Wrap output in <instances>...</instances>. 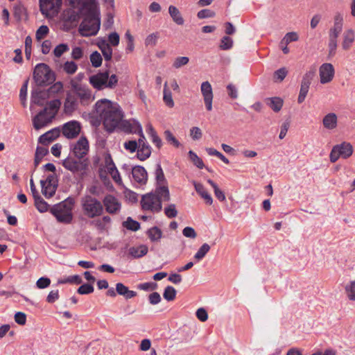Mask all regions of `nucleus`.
Instances as JSON below:
<instances>
[{
	"instance_id": "nucleus-56",
	"label": "nucleus",
	"mask_w": 355,
	"mask_h": 355,
	"mask_svg": "<svg viewBox=\"0 0 355 355\" xmlns=\"http://www.w3.org/2000/svg\"><path fill=\"white\" fill-rule=\"evenodd\" d=\"M164 214L169 218L176 217L178 215V211L175 208V205L170 204L168 207H165Z\"/></svg>"
},
{
	"instance_id": "nucleus-20",
	"label": "nucleus",
	"mask_w": 355,
	"mask_h": 355,
	"mask_svg": "<svg viewBox=\"0 0 355 355\" xmlns=\"http://www.w3.org/2000/svg\"><path fill=\"white\" fill-rule=\"evenodd\" d=\"M60 135V130L54 128L49 130L39 137V142L43 145H48L50 142L54 141Z\"/></svg>"
},
{
	"instance_id": "nucleus-44",
	"label": "nucleus",
	"mask_w": 355,
	"mask_h": 355,
	"mask_svg": "<svg viewBox=\"0 0 355 355\" xmlns=\"http://www.w3.org/2000/svg\"><path fill=\"white\" fill-rule=\"evenodd\" d=\"M315 74V69H313L312 70H310L305 73V74L303 76L301 85L310 87V85L311 83L312 80L313 79Z\"/></svg>"
},
{
	"instance_id": "nucleus-30",
	"label": "nucleus",
	"mask_w": 355,
	"mask_h": 355,
	"mask_svg": "<svg viewBox=\"0 0 355 355\" xmlns=\"http://www.w3.org/2000/svg\"><path fill=\"white\" fill-rule=\"evenodd\" d=\"M168 13L172 18L173 21L178 25H183L184 20L180 12V10L174 6L168 7Z\"/></svg>"
},
{
	"instance_id": "nucleus-61",
	"label": "nucleus",
	"mask_w": 355,
	"mask_h": 355,
	"mask_svg": "<svg viewBox=\"0 0 355 355\" xmlns=\"http://www.w3.org/2000/svg\"><path fill=\"white\" fill-rule=\"evenodd\" d=\"M309 87L307 86L300 85V94L297 98V103H302L304 101L305 98L309 92Z\"/></svg>"
},
{
	"instance_id": "nucleus-13",
	"label": "nucleus",
	"mask_w": 355,
	"mask_h": 355,
	"mask_svg": "<svg viewBox=\"0 0 355 355\" xmlns=\"http://www.w3.org/2000/svg\"><path fill=\"white\" fill-rule=\"evenodd\" d=\"M335 74V69L332 64L324 63L319 68L320 81L321 84L330 83Z\"/></svg>"
},
{
	"instance_id": "nucleus-21",
	"label": "nucleus",
	"mask_w": 355,
	"mask_h": 355,
	"mask_svg": "<svg viewBox=\"0 0 355 355\" xmlns=\"http://www.w3.org/2000/svg\"><path fill=\"white\" fill-rule=\"evenodd\" d=\"M355 40V33L353 29L350 28L345 31L343 36L342 48L344 51H348Z\"/></svg>"
},
{
	"instance_id": "nucleus-48",
	"label": "nucleus",
	"mask_w": 355,
	"mask_h": 355,
	"mask_svg": "<svg viewBox=\"0 0 355 355\" xmlns=\"http://www.w3.org/2000/svg\"><path fill=\"white\" fill-rule=\"evenodd\" d=\"M78 69L77 64L73 61H67L63 65V70L67 74H73Z\"/></svg>"
},
{
	"instance_id": "nucleus-3",
	"label": "nucleus",
	"mask_w": 355,
	"mask_h": 355,
	"mask_svg": "<svg viewBox=\"0 0 355 355\" xmlns=\"http://www.w3.org/2000/svg\"><path fill=\"white\" fill-rule=\"evenodd\" d=\"M73 205L74 200L71 198H67L61 202L54 205L50 209V212L59 223L68 224L71 222L73 218L72 208Z\"/></svg>"
},
{
	"instance_id": "nucleus-43",
	"label": "nucleus",
	"mask_w": 355,
	"mask_h": 355,
	"mask_svg": "<svg viewBox=\"0 0 355 355\" xmlns=\"http://www.w3.org/2000/svg\"><path fill=\"white\" fill-rule=\"evenodd\" d=\"M177 291L171 286H167L164 291L163 297L167 301H173L176 297Z\"/></svg>"
},
{
	"instance_id": "nucleus-24",
	"label": "nucleus",
	"mask_w": 355,
	"mask_h": 355,
	"mask_svg": "<svg viewBox=\"0 0 355 355\" xmlns=\"http://www.w3.org/2000/svg\"><path fill=\"white\" fill-rule=\"evenodd\" d=\"M193 185L196 192L205 200V202L207 205H211L213 203L212 197L205 189L204 186L202 184L196 182H193Z\"/></svg>"
},
{
	"instance_id": "nucleus-23",
	"label": "nucleus",
	"mask_w": 355,
	"mask_h": 355,
	"mask_svg": "<svg viewBox=\"0 0 355 355\" xmlns=\"http://www.w3.org/2000/svg\"><path fill=\"white\" fill-rule=\"evenodd\" d=\"M338 117L335 113L331 112L325 115L322 119L323 126L328 130H333L336 128Z\"/></svg>"
},
{
	"instance_id": "nucleus-25",
	"label": "nucleus",
	"mask_w": 355,
	"mask_h": 355,
	"mask_svg": "<svg viewBox=\"0 0 355 355\" xmlns=\"http://www.w3.org/2000/svg\"><path fill=\"white\" fill-rule=\"evenodd\" d=\"M148 252V248L146 245L139 247H131L129 249V254L134 259H139L145 256Z\"/></svg>"
},
{
	"instance_id": "nucleus-22",
	"label": "nucleus",
	"mask_w": 355,
	"mask_h": 355,
	"mask_svg": "<svg viewBox=\"0 0 355 355\" xmlns=\"http://www.w3.org/2000/svg\"><path fill=\"white\" fill-rule=\"evenodd\" d=\"M49 96V94L46 90H35L32 92V102L42 106L44 105L45 99Z\"/></svg>"
},
{
	"instance_id": "nucleus-26",
	"label": "nucleus",
	"mask_w": 355,
	"mask_h": 355,
	"mask_svg": "<svg viewBox=\"0 0 355 355\" xmlns=\"http://www.w3.org/2000/svg\"><path fill=\"white\" fill-rule=\"evenodd\" d=\"M159 197V200L162 202V200L164 201L170 200V193L167 184L157 186L155 193Z\"/></svg>"
},
{
	"instance_id": "nucleus-29",
	"label": "nucleus",
	"mask_w": 355,
	"mask_h": 355,
	"mask_svg": "<svg viewBox=\"0 0 355 355\" xmlns=\"http://www.w3.org/2000/svg\"><path fill=\"white\" fill-rule=\"evenodd\" d=\"M146 132L150 137L152 142L158 149H160L162 146V141L151 124L147 125Z\"/></svg>"
},
{
	"instance_id": "nucleus-15",
	"label": "nucleus",
	"mask_w": 355,
	"mask_h": 355,
	"mask_svg": "<svg viewBox=\"0 0 355 355\" xmlns=\"http://www.w3.org/2000/svg\"><path fill=\"white\" fill-rule=\"evenodd\" d=\"M200 90L207 110L211 111L214 95L211 84L208 81L203 82L201 84Z\"/></svg>"
},
{
	"instance_id": "nucleus-7",
	"label": "nucleus",
	"mask_w": 355,
	"mask_h": 355,
	"mask_svg": "<svg viewBox=\"0 0 355 355\" xmlns=\"http://www.w3.org/2000/svg\"><path fill=\"white\" fill-rule=\"evenodd\" d=\"M70 85L71 91L76 95L77 99L80 100L81 105H88L94 100L92 91L86 85H81L73 79L71 80Z\"/></svg>"
},
{
	"instance_id": "nucleus-49",
	"label": "nucleus",
	"mask_w": 355,
	"mask_h": 355,
	"mask_svg": "<svg viewBox=\"0 0 355 355\" xmlns=\"http://www.w3.org/2000/svg\"><path fill=\"white\" fill-rule=\"evenodd\" d=\"M69 50V45L67 44H60L55 46L53 50V54L56 58H60L62 54Z\"/></svg>"
},
{
	"instance_id": "nucleus-50",
	"label": "nucleus",
	"mask_w": 355,
	"mask_h": 355,
	"mask_svg": "<svg viewBox=\"0 0 355 355\" xmlns=\"http://www.w3.org/2000/svg\"><path fill=\"white\" fill-rule=\"evenodd\" d=\"M102 57L98 51L93 52L90 55V61L94 67H98L102 64Z\"/></svg>"
},
{
	"instance_id": "nucleus-19",
	"label": "nucleus",
	"mask_w": 355,
	"mask_h": 355,
	"mask_svg": "<svg viewBox=\"0 0 355 355\" xmlns=\"http://www.w3.org/2000/svg\"><path fill=\"white\" fill-rule=\"evenodd\" d=\"M133 178L136 182L141 184H145L147 182L148 174L144 167L136 166L132 169Z\"/></svg>"
},
{
	"instance_id": "nucleus-55",
	"label": "nucleus",
	"mask_w": 355,
	"mask_h": 355,
	"mask_svg": "<svg viewBox=\"0 0 355 355\" xmlns=\"http://www.w3.org/2000/svg\"><path fill=\"white\" fill-rule=\"evenodd\" d=\"M94 286L89 284L81 285L77 290L78 293L80 295H87L94 292Z\"/></svg>"
},
{
	"instance_id": "nucleus-51",
	"label": "nucleus",
	"mask_w": 355,
	"mask_h": 355,
	"mask_svg": "<svg viewBox=\"0 0 355 355\" xmlns=\"http://www.w3.org/2000/svg\"><path fill=\"white\" fill-rule=\"evenodd\" d=\"M288 70L286 67H282L274 72L273 78L275 81L282 82L286 76Z\"/></svg>"
},
{
	"instance_id": "nucleus-62",
	"label": "nucleus",
	"mask_w": 355,
	"mask_h": 355,
	"mask_svg": "<svg viewBox=\"0 0 355 355\" xmlns=\"http://www.w3.org/2000/svg\"><path fill=\"white\" fill-rule=\"evenodd\" d=\"M159 37L158 33H152L149 35L145 40L146 46H155L157 44V39Z\"/></svg>"
},
{
	"instance_id": "nucleus-33",
	"label": "nucleus",
	"mask_w": 355,
	"mask_h": 355,
	"mask_svg": "<svg viewBox=\"0 0 355 355\" xmlns=\"http://www.w3.org/2000/svg\"><path fill=\"white\" fill-rule=\"evenodd\" d=\"M155 180L157 185L167 184V181L165 178L164 171L160 164L156 165V169L155 171Z\"/></svg>"
},
{
	"instance_id": "nucleus-46",
	"label": "nucleus",
	"mask_w": 355,
	"mask_h": 355,
	"mask_svg": "<svg viewBox=\"0 0 355 355\" xmlns=\"http://www.w3.org/2000/svg\"><path fill=\"white\" fill-rule=\"evenodd\" d=\"M338 40L329 39L328 42V59L333 58L336 53Z\"/></svg>"
},
{
	"instance_id": "nucleus-9",
	"label": "nucleus",
	"mask_w": 355,
	"mask_h": 355,
	"mask_svg": "<svg viewBox=\"0 0 355 355\" xmlns=\"http://www.w3.org/2000/svg\"><path fill=\"white\" fill-rule=\"evenodd\" d=\"M40 10L46 17L56 15L62 5V0H40Z\"/></svg>"
},
{
	"instance_id": "nucleus-60",
	"label": "nucleus",
	"mask_w": 355,
	"mask_h": 355,
	"mask_svg": "<svg viewBox=\"0 0 355 355\" xmlns=\"http://www.w3.org/2000/svg\"><path fill=\"white\" fill-rule=\"evenodd\" d=\"M61 105V102L59 99H55L53 101H51L48 103V106L46 107L48 108V110H50L52 111L51 113H55V114L57 113L58 110L60 108Z\"/></svg>"
},
{
	"instance_id": "nucleus-11",
	"label": "nucleus",
	"mask_w": 355,
	"mask_h": 355,
	"mask_svg": "<svg viewBox=\"0 0 355 355\" xmlns=\"http://www.w3.org/2000/svg\"><path fill=\"white\" fill-rule=\"evenodd\" d=\"M88 163L86 159H75L68 156L62 161V166L71 172L76 173L86 170Z\"/></svg>"
},
{
	"instance_id": "nucleus-5",
	"label": "nucleus",
	"mask_w": 355,
	"mask_h": 355,
	"mask_svg": "<svg viewBox=\"0 0 355 355\" xmlns=\"http://www.w3.org/2000/svg\"><path fill=\"white\" fill-rule=\"evenodd\" d=\"M33 78L37 86L44 87L55 80V74L48 64L39 63L34 69Z\"/></svg>"
},
{
	"instance_id": "nucleus-1",
	"label": "nucleus",
	"mask_w": 355,
	"mask_h": 355,
	"mask_svg": "<svg viewBox=\"0 0 355 355\" xmlns=\"http://www.w3.org/2000/svg\"><path fill=\"white\" fill-rule=\"evenodd\" d=\"M94 109L102 119L105 129L109 132H113L122 121L123 112L117 104H114L110 100L103 98L98 101Z\"/></svg>"
},
{
	"instance_id": "nucleus-54",
	"label": "nucleus",
	"mask_w": 355,
	"mask_h": 355,
	"mask_svg": "<svg viewBox=\"0 0 355 355\" xmlns=\"http://www.w3.org/2000/svg\"><path fill=\"white\" fill-rule=\"evenodd\" d=\"M233 40L229 36H224L221 39V42L220 44V49L222 50H228L232 47Z\"/></svg>"
},
{
	"instance_id": "nucleus-18",
	"label": "nucleus",
	"mask_w": 355,
	"mask_h": 355,
	"mask_svg": "<svg viewBox=\"0 0 355 355\" xmlns=\"http://www.w3.org/2000/svg\"><path fill=\"white\" fill-rule=\"evenodd\" d=\"M103 205L105 207L107 212L111 214H116L121 209V203L112 195H107L105 196L103 200Z\"/></svg>"
},
{
	"instance_id": "nucleus-58",
	"label": "nucleus",
	"mask_w": 355,
	"mask_h": 355,
	"mask_svg": "<svg viewBox=\"0 0 355 355\" xmlns=\"http://www.w3.org/2000/svg\"><path fill=\"white\" fill-rule=\"evenodd\" d=\"M49 29L47 26L42 25L39 27V28L36 31V39L37 40H40L43 39L48 33H49Z\"/></svg>"
},
{
	"instance_id": "nucleus-53",
	"label": "nucleus",
	"mask_w": 355,
	"mask_h": 355,
	"mask_svg": "<svg viewBox=\"0 0 355 355\" xmlns=\"http://www.w3.org/2000/svg\"><path fill=\"white\" fill-rule=\"evenodd\" d=\"M216 16V12L209 9H202L197 13L198 19L212 18Z\"/></svg>"
},
{
	"instance_id": "nucleus-6",
	"label": "nucleus",
	"mask_w": 355,
	"mask_h": 355,
	"mask_svg": "<svg viewBox=\"0 0 355 355\" xmlns=\"http://www.w3.org/2000/svg\"><path fill=\"white\" fill-rule=\"evenodd\" d=\"M82 207L85 215L89 218L99 216L103 212L102 203L91 196H86L82 199Z\"/></svg>"
},
{
	"instance_id": "nucleus-40",
	"label": "nucleus",
	"mask_w": 355,
	"mask_h": 355,
	"mask_svg": "<svg viewBox=\"0 0 355 355\" xmlns=\"http://www.w3.org/2000/svg\"><path fill=\"white\" fill-rule=\"evenodd\" d=\"M135 125L137 128L135 130L130 129L129 132L130 133H137L139 135V139H138L137 141L138 146H141V144H148L146 141V138L143 133L142 127L141 124L139 123H136Z\"/></svg>"
},
{
	"instance_id": "nucleus-31",
	"label": "nucleus",
	"mask_w": 355,
	"mask_h": 355,
	"mask_svg": "<svg viewBox=\"0 0 355 355\" xmlns=\"http://www.w3.org/2000/svg\"><path fill=\"white\" fill-rule=\"evenodd\" d=\"M40 184L42 187V193L46 198H49L53 197L57 190L58 185L55 184H44L42 180H40Z\"/></svg>"
},
{
	"instance_id": "nucleus-47",
	"label": "nucleus",
	"mask_w": 355,
	"mask_h": 355,
	"mask_svg": "<svg viewBox=\"0 0 355 355\" xmlns=\"http://www.w3.org/2000/svg\"><path fill=\"white\" fill-rule=\"evenodd\" d=\"M209 250L210 246L207 243L202 244L194 255V258L197 260H201L205 257L206 254L209 251Z\"/></svg>"
},
{
	"instance_id": "nucleus-59",
	"label": "nucleus",
	"mask_w": 355,
	"mask_h": 355,
	"mask_svg": "<svg viewBox=\"0 0 355 355\" xmlns=\"http://www.w3.org/2000/svg\"><path fill=\"white\" fill-rule=\"evenodd\" d=\"M343 28L334 26L330 28L329 33V39L336 40H338V37L341 33Z\"/></svg>"
},
{
	"instance_id": "nucleus-39",
	"label": "nucleus",
	"mask_w": 355,
	"mask_h": 355,
	"mask_svg": "<svg viewBox=\"0 0 355 355\" xmlns=\"http://www.w3.org/2000/svg\"><path fill=\"white\" fill-rule=\"evenodd\" d=\"M163 101L168 107L171 108L174 106V101L173 100L172 93L167 88L166 83H165L164 84Z\"/></svg>"
},
{
	"instance_id": "nucleus-16",
	"label": "nucleus",
	"mask_w": 355,
	"mask_h": 355,
	"mask_svg": "<svg viewBox=\"0 0 355 355\" xmlns=\"http://www.w3.org/2000/svg\"><path fill=\"white\" fill-rule=\"evenodd\" d=\"M80 124L76 121L66 123L62 128V134L67 139L76 137L80 132Z\"/></svg>"
},
{
	"instance_id": "nucleus-52",
	"label": "nucleus",
	"mask_w": 355,
	"mask_h": 355,
	"mask_svg": "<svg viewBox=\"0 0 355 355\" xmlns=\"http://www.w3.org/2000/svg\"><path fill=\"white\" fill-rule=\"evenodd\" d=\"M189 62V58L186 56L178 57L175 59L173 67L175 69H179L186 64H187Z\"/></svg>"
},
{
	"instance_id": "nucleus-42",
	"label": "nucleus",
	"mask_w": 355,
	"mask_h": 355,
	"mask_svg": "<svg viewBox=\"0 0 355 355\" xmlns=\"http://www.w3.org/2000/svg\"><path fill=\"white\" fill-rule=\"evenodd\" d=\"M188 154L191 161L198 168L202 169L205 167L202 159L200 158L196 153H194L193 150H189Z\"/></svg>"
},
{
	"instance_id": "nucleus-27",
	"label": "nucleus",
	"mask_w": 355,
	"mask_h": 355,
	"mask_svg": "<svg viewBox=\"0 0 355 355\" xmlns=\"http://www.w3.org/2000/svg\"><path fill=\"white\" fill-rule=\"evenodd\" d=\"M151 155V147L149 144L138 146L137 157L141 161L148 159Z\"/></svg>"
},
{
	"instance_id": "nucleus-57",
	"label": "nucleus",
	"mask_w": 355,
	"mask_h": 355,
	"mask_svg": "<svg viewBox=\"0 0 355 355\" xmlns=\"http://www.w3.org/2000/svg\"><path fill=\"white\" fill-rule=\"evenodd\" d=\"M51 284V279L49 277H42L36 282V286L40 289H44L49 287Z\"/></svg>"
},
{
	"instance_id": "nucleus-4",
	"label": "nucleus",
	"mask_w": 355,
	"mask_h": 355,
	"mask_svg": "<svg viewBox=\"0 0 355 355\" xmlns=\"http://www.w3.org/2000/svg\"><path fill=\"white\" fill-rule=\"evenodd\" d=\"M89 82L97 90H102L104 88L114 89L118 83V78L115 74L110 76L109 70H106L91 76Z\"/></svg>"
},
{
	"instance_id": "nucleus-41",
	"label": "nucleus",
	"mask_w": 355,
	"mask_h": 355,
	"mask_svg": "<svg viewBox=\"0 0 355 355\" xmlns=\"http://www.w3.org/2000/svg\"><path fill=\"white\" fill-rule=\"evenodd\" d=\"M299 40V35L296 32H289L287 33L283 39L280 42V44H286L288 45L289 43L292 42H296Z\"/></svg>"
},
{
	"instance_id": "nucleus-38",
	"label": "nucleus",
	"mask_w": 355,
	"mask_h": 355,
	"mask_svg": "<svg viewBox=\"0 0 355 355\" xmlns=\"http://www.w3.org/2000/svg\"><path fill=\"white\" fill-rule=\"evenodd\" d=\"M123 226L127 230L136 232L140 229V223L131 217H128L127 220L123 223Z\"/></svg>"
},
{
	"instance_id": "nucleus-63",
	"label": "nucleus",
	"mask_w": 355,
	"mask_h": 355,
	"mask_svg": "<svg viewBox=\"0 0 355 355\" xmlns=\"http://www.w3.org/2000/svg\"><path fill=\"white\" fill-rule=\"evenodd\" d=\"M162 300L161 296L159 293L153 292L148 295L149 303L152 305L158 304Z\"/></svg>"
},
{
	"instance_id": "nucleus-14",
	"label": "nucleus",
	"mask_w": 355,
	"mask_h": 355,
	"mask_svg": "<svg viewBox=\"0 0 355 355\" xmlns=\"http://www.w3.org/2000/svg\"><path fill=\"white\" fill-rule=\"evenodd\" d=\"M89 151V143L86 137H81L72 148V152L76 158L83 159Z\"/></svg>"
},
{
	"instance_id": "nucleus-64",
	"label": "nucleus",
	"mask_w": 355,
	"mask_h": 355,
	"mask_svg": "<svg viewBox=\"0 0 355 355\" xmlns=\"http://www.w3.org/2000/svg\"><path fill=\"white\" fill-rule=\"evenodd\" d=\"M71 58L73 60H78L83 57V51L81 47L76 46L72 49Z\"/></svg>"
},
{
	"instance_id": "nucleus-8",
	"label": "nucleus",
	"mask_w": 355,
	"mask_h": 355,
	"mask_svg": "<svg viewBox=\"0 0 355 355\" xmlns=\"http://www.w3.org/2000/svg\"><path fill=\"white\" fill-rule=\"evenodd\" d=\"M353 154L352 145L347 141H343L340 144L333 146L330 154L329 160L331 163H335L340 157L347 159Z\"/></svg>"
},
{
	"instance_id": "nucleus-2",
	"label": "nucleus",
	"mask_w": 355,
	"mask_h": 355,
	"mask_svg": "<svg viewBox=\"0 0 355 355\" xmlns=\"http://www.w3.org/2000/svg\"><path fill=\"white\" fill-rule=\"evenodd\" d=\"M86 12L85 18L79 26L81 35L89 37L96 35L100 29V12L97 6L96 0H89L84 3Z\"/></svg>"
},
{
	"instance_id": "nucleus-34",
	"label": "nucleus",
	"mask_w": 355,
	"mask_h": 355,
	"mask_svg": "<svg viewBox=\"0 0 355 355\" xmlns=\"http://www.w3.org/2000/svg\"><path fill=\"white\" fill-rule=\"evenodd\" d=\"M98 47L101 49L105 60L106 61H110L112 56V49L110 44L103 41L101 44H98Z\"/></svg>"
},
{
	"instance_id": "nucleus-12",
	"label": "nucleus",
	"mask_w": 355,
	"mask_h": 355,
	"mask_svg": "<svg viewBox=\"0 0 355 355\" xmlns=\"http://www.w3.org/2000/svg\"><path fill=\"white\" fill-rule=\"evenodd\" d=\"M55 116V113L48 112V108L44 107L33 119L35 129L39 130L50 123Z\"/></svg>"
},
{
	"instance_id": "nucleus-32",
	"label": "nucleus",
	"mask_w": 355,
	"mask_h": 355,
	"mask_svg": "<svg viewBox=\"0 0 355 355\" xmlns=\"http://www.w3.org/2000/svg\"><path fill=\"white\" fill-rule=\"evenodd\" d=\"M147 235L152 242H155L162 237V232L158 227L155 226L147 231Z\"/></svg>"
},
{
	"instance_id": "nucleus-10",
	"label": "nucleus",
	"mask_w": 355,
	"mask_h": 355,
	"mask_svg": "<svg viewBox=\"0 0 355 355\" xmlns=\"http://www.w3.org/2000/svg\"><path fill=\"white\" fill-rule=\"evenodd\" d=\"M141 205L144 210H150L157 213L161 211L162 209V202L159 200V197L152 192L142 196Z\"/></svg>"
},
{
	"instance_id": "nucleus-45",
	"label": "nucleus",
	"mask_w": 355,
	"mask_h": 355,
	"mask_svg": "<svg viewBox=\"0 0 355 355\" xmlns=\"http://www.w3.org/2000/svg\"><path fill=\"white\" fill-rule=\"evenodd\" d=\"M165 139L170 143L171 145L175 146V148H179L180 146V141L175 138V137L173 135V133L166 130L164 132Z\"/></svg>"
},
{
	"instance_id": "nucleus-37",
	"label": "nucleus",
	"mask_w": 355,
	"mask_h": 355,
	"mask_svg": "<svg viewBox=\"0 0 355 355\" xmlns=\"http://www.w3.org/2000/svg\"><path fill=\"white\" fill-rule=\"evenodd\" d=\"M345 291L349 300L355 301V280L350 281L345 286Z\"/></svg>"
},
{
	"instance_id": "nucleus-17",
	"label": "nucleus",
	"mask_w": 355,
	"mask_h": 355,
	"mask_svg": "<svg viewBox=\"0 0 355 355\" xmlns=\"http://www.w3.org/2000/svg\"><path fill=\"white\" fill-rule=\"evenodd\" d=\"M78 106V101L77 97L71 90L67 91L66 98L64 103V111L66 114H71Z\"/></svg>"
},
{
	"instance_id": "nucleus-28",
	"label": "nucleus",
	"mask_w": 355,
	"mask_h": 355,
	"mask_svg": "<svg viewBox=\"0 0 355 355\" xmlns=\"http://www.w3.org/2000/svg\"><path fill=\"white\" fill-rule=\"evenodd\" d=\"M266 104L275 112H278L282 108L284 101L279 97H271L266 99Z\"/></svg>"
},
{
	"instance_id": "nucleus-35",
	"label": "nucleus",
	"mask_w": 355,
	"mask_h": 355,
	"mask_svg": "<svg viewBox=\"0 0 355 355\" xmlns=\"http://www.w3.org/2000/svg\"><path fill=\"white\" fill-rule=\"evenodd\" d=\"M207 182L214 189V194L216 198L220 202H224L226 200L225 193L220 190L218 185L211 180L209 179Z\"/></svg>"
},
{
	"instance_id": "nucleus-36",
	"label": "nucleus",
	"mask_w": 355,
	"mask_h": 355,
	"mask_svg": "<svg viewBox=\"0 0 355 355\" xmlns=\"http://www.w3.org/2000/svg\"><path fill=\"white\" fill-rule=\"evenodd\" d=\"M34 204L41 213L46 211L49 207V204L40 196L34 198Z\"/></svg>"
}]
</instances>
